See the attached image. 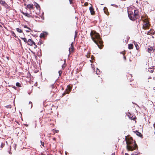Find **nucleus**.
Returning <instances> with one entry per match:
<instances>
[{"instance_id": "obj_24", "label": "nucleus", "mask_w": 155, "mask_h": 155, "mask_svg": "<svg viewBox=\"0 0 155 155\" xmlns=\"http://www.w3.org/2000/svg\"><path fill=\"white\" fill-rule=\"evenodd\" d=\"M74 49H69V52L71 53V52L73 51Z\"/></svg>"}, {"instance_id": "obj_30", "label": "nucleus", "mask_w": 155, "mask_h": 155, "mask_svg": "<svg viewBox=\"0 0 155 155\" xmlns=\"http://www.w3.org/2000/svg\"><path fill=\"white\" fill-rule=\"evenodd\" d=\"M148 71L149 72H150L151 73H153V70H149Z\"/></svg>"}, {"instance_id": "obj_28", "label": "nucleus", "mask_w": 155, "mask_h": 155, "mask_svg": "<svg viewBox=\"0 0 155 155\" xmlns=\"http://www.w3.org/2000/svg\"><path fill=\"white\" fill-rule=\"evenodd\" d=\"M88 5V3L87 2H85L84 3V5L85 6H87Z\"/></svg>"}, {"instance_id": "obj_18", "label": "nucleus", "mask_w": 155, "mask_h": 155, "mask_svg": "<svg viewBox=\"0 0 155 155\" xmlns=\"http://www.w3.org/2000/svg\"><path fill=\"white\" fill-rule=\"evenodd\" d=\"M134 45H135V47L136 48H139L138 45L137 43L136 42L134 43Z\"/></svg>"}, {"instance_id": "obj_2", "label": "nucleus", "mask_w": 155, "mask_h": 155, "mask_svg": "<svg viewBox=\"0 0 155 155\" xmlns=\"http://www.w3.org/2000/svg\"><path fill=\"white\" fill-rule=\"evenodd\" d=\"M125 140L127 143V148L128 150L133 151L136 148L137 145L131 137H126Z\"/></svg>"}, {"instance_id": "obj_39", "label": "nucleus", "mask_w": 155, "mask_h": 155, "mask_svg": "<svg viewBox=\"0 0 155 155\" xmlns=\"http://www.w3.org/2000/svg\"><path fill=\"white\" fill-rule=\"evenodd\" d=\"M125 155H128V154L127 153H125Z\"/></svg>"}, {"instance_id": "obj_33", "label": "nucleus", "mask_w": 155, "mask_h": 155, "mask_svg": "<svg viewBox=\"0 0 155 155\" xmlns=\"http://www.w3.org/2000/svg\"><path fill=\"white\" fill-rule=\"evenodd\" d=\"M6 58L8 60H9V57H6Z\"/></svg>"}, {"instance_id": "obj_29", "label": "nucleus", "mask_w": 155, "mask_h": 155, "mask_svg": "<svg viewBox=\"0 0 155 155\" xmlns=\"http://www.w3.org/2000/svg\"><path fill=\"white\" fill-rule=\"evenodd\" d=\"M41 145L43 146H44V142H42L41 141Z\"/></svg>"}, {"instance_id": "obj_19", "label": "nucleus", "mask_w": 155, "mask_h": 155, "mask_svg": "<svg viewBox=\"0 0 155 155\" xmlns=\"http://www.w3.org/2000/svg\"><path fill=\"white\" fill-rule=\"evenodd\" d=\"M29 105H30V108H31V107H32V103L31 102H29Z\"/></svg>"}, {"instance_id": "obj_40", "label": "nucleus", "mask_w": 155, "mask_h": 155, "mask_svg": "<svg viewBox=\"0 0 155 155\" xmlns=\"http://www.w3.org/2000/svg\"><path fill=\"white\" fill-rule=\"evenodd\" d=\"M124 59H126L125 57H124Z\"/></svg>"}, {"instance_id": "obj_11", "label": "nucleus", "mask_w": 155, "mask_h": 155, "mask_svg": "<svg viewBox=\"0 0 155 155\" xmlns=\"http://www.w3.org/2000/svg\"><path fill=\"white\" fill-rule=\"evenodd\" d=\"M35 6L36 8L38 9H39L40 8L39 5L36 3H35Z\"/></svg>"}, {"instance_id": "obj_38", "label": "nucleus", "mask_w": 155, "mask_h": 155, "mask_svg": "<svg viewBox=\"0 0 155 155\" xmlns=\"http://www.w3.org/2000/svg\"><path fill=\"white\" fill-rule=\"evenodd\" d=\"M3 146V144H2V145H1V147H2Z\"/></svg>"}, {"instance_id": "obj_44", "label": "nucleus", "mask_w": 155, "mask_h": 155, "mask_svg": "<svg viewBox=\"0 0 155 155\" xmlns=\"http://www.w3.org/2000/svg\"><path fill=\"white\" fill-rule=\"evenodd\" d=\"M104 12H105V14H107L106 13V12H105V11H104Z\"/></svg>"}, {"instance_id": "obj_32", "label": "nucleus", "mask_w": 155, "mask_h": 155, "mask_svg": "<svg viewBox=\"0 0 155 155\" xmlns=\"http://www.w3.org/2000/svg\"><path fill=\"white\" fill-rule=\"evenodd\" d=\"M70 1V4H71L72 2V0H69Z\"/></svg>"}, {"instance_id": "obj_20", "label": "nucleus", "mask_w": 155, "mask_h": 155, "mask_svg": "<svg viewBox=\"0 0 155 155\" xmlns=\"http://www.w3.org/2000/svg\"><path fill=\"white\" fill-rule=\"evenodd\" d=\"M21 39L25 42H26L27 41V39L25 38H22Z\"/></svg>"}, {"instance_id": "obj_37", "label": "nucleus", "mask_w": 155, "mask_h": 155, "mask_svg": "<svg viewBox=\"0 0 155 155\" xmlns=\"http://www.w3.org/2000/svg\"><path fill=\"white\" fill-rule=\"evenodd\" d=\"M26 31L27 32H29L30 31L28 30H26Z\"/></svg>"}, {"instance_id": "obj_15", "label": "nucleus", "mask_w": 155, "mask_h": 155, "mask_svg": "<svg viewBox=\"0 0 155 155\" xmlns=\"http://www.w3.org/2000/svg\"><path fill=\"white\" fill-rule=\"evenodd\" d=\"M152 33H153V31L150 30V31L147 32V35H150Z\"/></svg>"}, {"instance_id": "obj_5", "label": "nucleus", "mask_w": 155, "mask_h": 155, "mask_svg": "<svg viewBox=\"0 0 155 155\" xmlns=\"http://www.w3.org/2000/svg\"><path fill=\"white\" fill-rule=\"evenodd\" d=\"M72 87L69 85H68L66 91L62 94V96H64L66 94H68L71 91Z\"/></svg>"}, {"instance_id": "obj_23", "label": "nucleus", "mask_w": 155, "mask_h": 155, "mask_svg": "<svg viewBox=\"0 0 155 155\" xmlns=\"http://www.w3.org/2000/svg\"><path fill=\"white\" fill-rule=\"evenodd\" d=\"M97 70L98 71V72L97 71L96 72V73L98 74H99V73L100 72V70L97 68Z\"/></svg>"}, {"instance_id": "obj_1", "label": "nucleus", "mask_w": 155, "mask_h": 155, "mask_svg": "<svg viewBox=\"0 0 155 155\" xmlns=\"http://www.w3.org/2000/svg\"><path fill=\"white\" fill-rule=\"evenodd\" d=\"M90 35L92 40L97 45L99 48L103 47V41L101 40L98 33L94 31H91Z\"/></svg>"}, {"instance_id": "obj_31", "label": "nucleus", "mask_w": 155, "mask_h": 155, "mask_svg": "<svg viewBox=\"0 0 155 155\" xmlns=\"http://www.w3.org/2000/svg\"><path fill=\"white\" fill-rule=\"evenodd\" d=\"M65 67V65H64H64H63L62 66V68L63 69V68H64Z\"/></svg>"}, {"instance_id": "obj_21", "label": "nucleus", "mask_w": 155, "mask_h": 155, "mask_svg": "<svg viewBox=\"0 0 155 155\" xmlns=\"http://www.w3.org/2000/svg\"><path fill=\"white\" fill-rule=\"evenodd\" d=\"M16 86L18 87H20V84L19 83L17 82L16 84Z\"/></svg>"}, {"instance_id": "obj_43", "label": "nucleus", "mask_w": 155, "mask_h": 155, "mask_svg": "<svg viewBox=\"0 0 155 155\" xmlns=\"http://www.w3.org/2000/svg\"><path fill=\"white\" fill-rule=\"evenodd\" d=\"M0 27H2L1 25H0Z\"/></svg>"}, {"instance_id": "obj_4", "label": "nucleus", "mask_w": 155, "mask_h": 155, "mask_svg": "<svg viewBox=\"0 0 155 155\" xmlns=\"http://www.w3.org/2000/svg\"><path fill=\"white\" fill-rule=\"evenodd\" d=\"M143 21V28L145 29L148 28L150 26L148 21L147 19H145Z\"/></svg>"}, {"instance_id": "obj_7", "label": "nucleus", "mask_w": 155, "mask_h": 155, "mask_svg": "<svg viewBox=\"0 0 155 155\" xmlns=\"http://www.w3.org/2000/svg\"><path fill=\"white\" fill-rule=\"evenodd\" d=\"M22 13L24 15L28 18L33 17L32 15H31V12H30L29 14L27 13L24 12H22Z\"/></svg>"}, {"instance_id": "obj_3", "label": "nucleus", "mask_w": 155, "mask_h": 155, "mask_svg": "<svg viewBox=\"0 0 155 155\" xmlns=\"http://www.w3.org/2000/svg\"><path fill=\"white\" fill-rule=\"evenodd\" d=\"M128 17L130 19L132 20H135L136 18H138L139 17L138 11L137 10H133L130 11L129 9L128 10Z\"/></svg>"}, {"instance_id": "obj_35", "label": "nucleus", "mask_w": 155, "mask_h": 155, "mask_svg": "<svg viewBox=\"0 0 155 155\" xmlns=\"http://www.w3.org/2000/svg\"><path fill=\"white\" fill-rule=\"evenodd\" d=\"M120 53L122 54H124V52H121Z\"/></svg>"}, {"instance_id": "obj_41", "label": "nucleus", "mask_w": 155, "mask_h": 155, "mask_svg": "<svg viewBox=\"0 0 155 155\" xmlns=\"http://www.w3.org/2000/svg\"><path fill=\"white\" fill-rule=\"evenodd\" d=\"M114 155V153L112 154L111 155Z\"/></svg>"}, {"instance_id": "obj_27", "label": "nucleus", "mask_w": 155, "mask_h": 155, "mask_svg": "<svg viewBox=\"0 0 155 155\" xmlns=\"http://www.w3.org/2000/svg\"><path fill=\"white\" fill-rule=\"evenodd\" d=\"M91 66L92 67V68L93 69V70H94V65H92V64H91Z\"/></svg>"}, {"instance_id": "obj_25", "label": "nucleus", "mask_w": 155, "mask_h": 155, "mask_svg": "<svg viewBox=\"0 0 155 155\" xmlns=\"http://www.w3.org/2000/svg\"><path fill=\"white\" fill-rule=\"evenodd\" d=\"M62 73V71H58V73L59 74V76H61V75Z\"/></svg>"}, {"instance_id": "obj_14", "label": "nucleus", "mask_w": 155, "mask_h": 155, "mask_svg": "<svg viewBox=\"0 0 155 155\" xmlns=\"http://www.w3.org/2000/svg\"><path fill=\"white\" fill-rule=\"evenodd\" d=\"M45 35L44 33H41L40 35V37L41 38H44L45 37Z\"/></svg>"}, {"instance_id": "obj_17", "label": "nucleus", "mask_w": 155, "mask_h": 155, "mask_svg": "<svg viewBox=\"0 0 155 155\" xmlns=\"http://www.w3.org/2000/svg\"><path fill=\"white\" fill-rule=\"evenodd\" d=\"M136 134L137 135H138L139 137L141 135V134L138 131H136Z\"/></svg>"}, {"instance_id": "obj_16", "label": "nucleus", "mask_w": 155, "mask_h": 155, "mask_svg": "<svg viewBox=\"0 0 155 155\" xmlns=\"http://www.w3.org/2000/svg\"><path fill=\"white\" fill-rule=\"evenodd\" d=\"M133 45L132 44H130L128 45V48H132Z\"/></svg>"}, {"instance_id": "obj_42", "label": "nucleus", "mask_w": 155, "mask_h": 155, "mask_svg": "<svg viewBox=\"0 0 155 155\" xmlns=\"http://www.w3.org/2000/svg\"><path fill=\"white\" fill-rule=\"evenodd\" d=\"M75 35H76V32H75Z\"/></svg>"}, {"instance_id": "obj_12", "label": "nucleus", "mask_w": 155, "mask_h": 155, "mask_svg": "<svg viewBox=\"0 0 155 155\" xmlns=\"http://www.w3.org/2000/svg\"><path fill=\"white\" fill-rule=\"evenodd\" d=\"M0 3L2 5H4L6 4L5 2L2 0H0Z\"/></svg>"}, {"instance_id": "obj_13", "label": "nucleus", "mask_w": 155, "mask_h": 155, "mask_svg": "<svg viewBox=\"0 0 155 155\" xmlns=\"http://www.w3.org/2000/svg\"><path fill=\"white\" fill-rule=\"evenodd\" d=\"M16 30L18 31V32L19 33H21L22 32V30L21 29L18 28H16Z\"/></svg>"}, {"instance_id": "obj_36", "label": "nucleus", "mask_w": 155, "mask_h": 155, "mask_svg": "<svg viewBox=\"0 0 155 155\" xmlns=\"http://www.w3.org/2000/svg\"><path fill=\"white\" fill-rule=\"evenodd\" d=\"M131 155H138L137 154H134V153H132L131 154Z\"/></svg>"}, {"instance_id": "obj_26", "label": "nucleus", "mask_w": 155, "mask_h": 155, "mask_svg": "<svg viewBox=\"0 0 155 155\" xmlns=\"http://www.w3.org/2000/svg\"><path fill=\"white\" fill-rule=\"evenodd\" d=\"M24 27L25 28H27L28 29L30 30H31V29L30 28H29L26 25H24Z\"/></svg>"}, {"instance_id": "obj_22", "label": "nucleus", "mask_w": 155, "mask_h": 155, "mask_svg": "<svg viewBox=\"0 0 155 155\" xmlns=\"http://www.w3.org/2000/svg\"><path fill=\"white\" fill-rule=\"evenodd\" d=\"M155 49H148L147 51L148 52L150 53L151 51H152L153 50H154Z\"/></svg>"}, {"instance_id": "obj_9", "label": "nucleus", "mask_w": 155, "mask_h": 155, "mask_svg": "<svg viewBox=\"0 0 155 155\" xmlns=\"http://www.w3.org/2000/svg\"><path fill=\"white\" fill-rule=\"evenodd\" d=\"M27 7L30 10L33 9L34 8L33 5L32 4H28L27 6Z\"/></svg>"}, {"instance_id": "obj_8", "label": "nucleus", "mask_w": 155, "mask_h": 155, "mask_svg": "<svg viewBox=\"0 0 155 155\" xmlns=\"http://www.w3.org/2000/svg\"><path fill=\"white\" fill-rule=\"evenodd\" d=\"M28 43L29 45H32L34 44L35 45V43L31 39H29L28 41Z\"/></svg>"}, {"instance_id": "obj_34", "label": "nucleus", "mask_w": 155, "mask_h": 155, "mask_svg": "<svg viewBox=\"0 0 155 155\" xmlns=\"http://www.w3.org/2000/svg\"><path fill=\"white\" fill-rule=\"evenodd\" d=\"M58 130H55V132L56 133H58Z\"/></svg>"}, {"instance_id": "obj_6", "label": "nucleus", "mask_w": 155, "mask_h": 155, "mask_svg": "<svg viewBox=\"0 0 155 155\" xmlns=\"http://www.w3.org/2000/svg\"><path fill=\"white\" fill-rule=\"evenodd\" d=\"M38 51H31L35 55H37L38 56L40 57L41 55V51L40 49H38Z\"/></svg>"}, {"instance_id": "obj_10", "label": "nucleus", "mask_w": 155, "mask_h": 155, "mask_svg": "<svg viewBox=\"0 0 155 155\" xmlns=\"http://www.w3.org/2000/svg\"><path fill=\"white\" fill-rule=\"evenodd\" d=\"M89 9L91 13V14L92 15H94V9L93 8L91 7H90Z\"/></svg>"}]
</instances>
